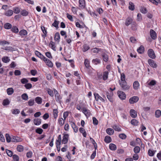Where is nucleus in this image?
I'll use <instances>...</instances> for the list:
<instances>
[{"label":"nucleus","mask_w":161,"mask_h":161,"mask_svg":"<svg viewBox=\"0 0 161 161\" xmlns=\"http://www.w3.org/2000/svg\"><path fill=\"white\" fill-rule=\"evenodd\" d=\"M21 97L25 101L27 100L28 96L26 93H24L21 95Z\"/></svg>","instance_id":"obj_41"},{"label":"nucleus","mask_w":161,"mask_h":161,"mask_svg":"<svg viewBox=\"0 0 161 161\" xmlns=\"http://www.w3.org/2000/svg\"><path fill=\"white\" fill-rule=\"evenodd\" d=\"M82 112L84 113V114L86 117L87 116H89L91 114L90 110L87 109L86 108H82Z\"/></svg>","instance_id":"obj_12"},{"label":"nucleus","mask_w":161,"mask_h":161,"mask_svg":"<svg viewBox=\"0 0 161 161\" xmlns=\"http://www.w3.org/2000/svg\"><path fill=\"white\" fill-rule=\"evenodd\" d=\"M7 91V94L9 95H12L14 92V90L12 88H8Z\"/></svg>","instance_id":"obj_35"},{"label":"nucleus","mask_w":161,"mask_h":161,"mask_svg":"<svg viewBox=\"0 0 161 161\" xmlns=\"http://www.w3.org/2000/svg\"><path fill=\"white\" fill-rule=\"evenodd\" d=\"M130 116L133 118H135L137 116L136 112L134 110L131 109L130 111Z\"/></svg>","instance_id":"obj_14"},{"label":"nucleus","mask_w":161,"mask_h":161,"mask_svg":"<svg viewBox=\"0 0 161 161\" xmlns=\"http://www.w3.org/2000/svg\"><path fill=\"white\" fill-rule=\"evenodd\" d=\"M92 63L94 64L95 65H97L98 64H99L101 62V61L100 59L96 58L95 59H94L92 60Z\"/></svg>","instance_id":"obj_30"},{"label":"nucleus","mask_w":161,"mask_h":161,"mask_svg":"<svg viewBox=\"0 0 161 161\" xmlns=\"http://www.w3.org/2000/svg\"><path fill=\"white\" fill-rule=\"evenodd\" d=\"M104 141L106 143H109L111 142L112 139L110 136H106L105 137Z\"/></svg>","instance_id":"obj_20"},{"label":"nucleus","mask_w":161,"mask_h":161,"mask_svg":"<svg viewBox=\"0 0 161 161\" xmlns=\"http://www.w3.org/2000/svg\"><path fill=\"white\" fill-rule=\"evenodd\" d=\"M109 149L112 151H115L117 149L116 145L113 143H111L109 145Z\"/></svg>","instance_id":"obj_24"},{"label":"nucleus","mask_w":161,"mask_h":161,"mask_svg":"<svg viewBox=\"0 0 161 161\" xmlns=\"http://www.w3.org/2000/svg\"><path fill=\"white\" fill-rule=\"evenodd\" d=\"M2 49L9 51H12L14 50V48L10 46L4 47L2 48Z\"/></svg>","instance_id":"obj_39"},{"label":"nucleus","mask_w":161,"mask_h":161,"mask_svg":"<svg viewBox=\"0 0 161 161\" xmlns=\"http://www.w3.org/2000/svg\"><path fill=\"white\" fill-rule=\"evenodd\" d=\"M133 22L132 19L131 17H129L126 19L125 24L126 26H128L130 24H132Z\"/></svg>","instance_id":"obj_9"},{"label":"nucleus","mask_w":161,"mask_h":161,"mask_svg":"<svg viewBox=\"0 0 161 161\" xmlns=\"http://www.w3.org/2000/svg\"><path fill=\"white\" fill-rule=\"evenodd\" d=\"M2 61L5 63H7L8 62L10 59L8 57H4L2 58Z\"/></svg>","instance_id":"obj_42"},{"label":"nucleus","mask_w":161,"mask_h":161,"mask_svg":"<svg viewBox=\"0 0 161 161\" xmlns=\"http://www.w3.org/2000/svg\"><path fill=\"white\" fill-rule=\"evenodd\" d=\"M119 85L122 90L124 91L128 90L130 88V86L127 84L126 81H120Z\"/></svg>","instance_id":"obj_1"},{"label":"nucleus","mask_w":161,"mask_h":161,"mask_svg":"<svg viewBox=\"0 0 161 161\" xmlns=\"http://www.w3.org/2000/svg\"><path fill=\"white\" fill-rule=\"evenodd\" d=\"M137 51L140 54H142L143 53L144 51V48L142 46H141L140 47L137 49Z\"/></svg>","instance_id":"obj_25"},{"label":"nucleus","mask_w":161,"mask_h":161,"mask_svg":"<svg viewBox=\"0 0 161 161\" xmlns=\"http://www.w3.org/2000/svg\"><path fill=\"white\" fill-rule=\"evenodd\" d=\"M69 122L71 123V125L72 127L74 130V131L75 132H77L78 131V128L77 126L75 125V124L74 122L72 121H69Z\"/></svg>","instance_id":"obj_17"},{"label":"nucleus","mask_w":161,"mask_h":161,"mask_svg":"<svg viewBox=\"0 0 161 161\" xmlns=\"http://www.w3.org/2000/svg\"><path fill=\"white\" fill-rule=\"evenodd\" d=\"M108 71H105L103 72V80H105L108 79Z\"/></svg>","instance_id":"obj_27"},{"label":"nucleus","mask_w":161,"mask_h":161,"mask_svg":"<svg viewBox=\"0 0 161 161\" xmlns=\"http://www.w3.org/2000/svg\"><path fill=\"white\" fill-rule=\"evenodd\" d=\"M24 147L21 145H19L17 146V150L19 152H22L24 150Z\"/></svg>","instance_id":"obj_38"},{"label":"nucleus","mask_w":161,"mask_h":161,"mask_svg":"<svg viewBox=\"0 0 161 161\" xmlns=\"http://www.w3.org/2000/svg\"><path fill=\"white\" fill-rule=\"evenodd\" d=\"M102 49L101 48H94L91 49L92 52L95 53H98L99 51H100Z\"/></svg>","instance_id":"obj_29"},{"label":"nucleus","mask_w":161,"mask_h":161,"mask_svg":"<svg viewBox=\"0 0 161 161\" xmlns=\"http://www.w3.org/2000/svg\"><path fill=\"white\" fill-rule=\"evenodd\" d=\"M19 33L21 36H25L27 35V32L26 30H22L19 31Z\"/></svg>","instance_id":"obj_36"},{"label":"nucleus","mask_w":161,"mask_h":161,"mask_svg":"<svg viewBox=\"0 0 161 161\" xmlns=\"http://www.w3.org/2000/svg\"><path fill=\"white\" fill-rule=\"evenodd\" d=\"M147 53L148 56L151 58L152 59H154L155 58L156 56L153 49H149L148 50Z\"/></svg>","instance_id":"obj_4"},{"label":"nucleus","mask_w":161,"mask_h":161,"mask_svg":"<svg viewBox=\"0 0 161 161\" xmlns=\"http://www.w3.org/2000/svg\"><path fill=\"white\" fill-rule=\"evenodd\" d=\"M79 7L82 8H84L85 7V0H79Z\"/></svg>","instance_id":"obj_13"},{"label":"nucleus","mask_w":161,"mask_h":161,"mask_svg":"<svg viewBox=\"0 0 161 161\" xmlns=\"http://www.w3.org/2000/svg\"><path fill=\"white\" fill-rule=\"evenodd\" d=\"M22 141V139L17 136H12L11 142H18Z\"/></svg>","instance_id":"obj_8"},{"label":"nucleus","mask_w":161,"mask_h":161,"mask_svg":"<svg viewBox=\"0 0 161 161\" xmlns=\"http://www.w3.org/2000/svg\"><path fill=\"white\" fill-rule=\"evenodd\" d=\"M20 111L18 109H14L12 110V113L13 114H19Z\"/></svg>","instance_id":"obj_56"},{"label":"nucleus","mask_w":161,"mask_h":161,"mask_svg":"<svg viewBox=\"0 0 161 161\" xmlns=\"http://www.w3.org/2000/svg\"><path fill=\"white\" fill-rule=\"evenodd\" d=\"M24 86L25 88L27 89L31 88L32 87V84L29 83L25 84Z\"/></svg>","instance_id":"obj_64"},{"label":"nucleus","mask_w":161,"mask_h":161,"mask_svg":"<svg viewBox=\"0 0 161 161\" xmlns=\"http://www.w3.org/2000/svg\"><path fill=\"white\" fill-rule=\"evenodd\" d=\"M9 44V43L8 42L5 40L0 41V45L3 46L7 44Z\"/></svg>","instance_id":"obj_57"},{"label":"nucleus","mask_w":161,"mask_h":161,"mask_svg":"<svg viewBox=\"0 0 161 161\" xmlns=\"http://www.w3.org/2000/svg\"><path fill=\"white\" fill-rule=\"evenodd\" d=\"M148 63L150 66L153 68H156L158 67V65L155 61L152 59H149L148 60Z\"/></svg>","instance_id":"obj_2"},{"label":"nucleus","mask_w":161,"mask_h":161,"mask_svg":"<svg viewBox=\"0 0 161 161\" xmlns=\"http://www.w3.org/2000/svg\"><path fill=\"white\" fill-rule=\"evenodd\" d=\"M138 123V121L135 119H132L130 121L131 124L134 125H137Z\"/></svg>","instance_id":"obj_43"},{"label":"nucleus","mask_w":161,"mask_h":161,"mask_svg":"<svg viewBox=\"0 0 161 161\" xmlns=\"http://www.w3.org/2000/svg\"><path fill=\"white\" fill-rule=\"evenodd\" d=\"M84 64L85 66L87 68H88L90 67L89 61L87 59H85V60Z\"/></svg>","instance_id":"obj_54"},{"label":"nucleus","mask_w":161,"mask_h":161,"mask_svg":"<svg viewBox=\"0 0 161 161\" xmlns=\"http://www.w3.org/2000/svg\"><path fill=\"white\" fill-rule=\"evenodd\" d=\"M13 10L14 13L16 14L19 13L20 12V9L18 7L14 8Z\"/></svg>","instance_id":"obj_34"},{"label":"nucleus","mask_w":161,"mask_h":161,"mask_svg":"<svg viewBox=\"0 0 161 161\" xmlns=\"http://www.w3.org/2000/svg\"><path fill=\"white\" fill-rule=\"evenodd\" d=\"M6 140L7 142H10L11 141V137L9 134H6Z\"/></svg>","instance_id":"obj_45"},{"label":"nucleus","mask_w":161,"mask_h":161,"mask_svg":"<svg viewBox=\"0 0 161 161\" xmlns=\"http://www.w3.org/2000/svg\"><path fill=\"white\" fill-rule=\"evenodd\" d=\"M10 103V102L8 99H5L3 101V104L4 106H7Z\"/></svg>","instance_id":"obj_44"},{"label":"nucleus","mask_w":161,"mask_h":161,"mask_svg":"<svg viewBox=\"0 0 161 161\" xmlns=\"http://www.w3.org/2000/svg\"><path fill=\"white\" fill-rule=\"evenodd\" d=\"M156 151H153L151 149H149L148 151V154L150 156H153L155 153Z\"/></svg>","instance_id":"obj_47"},{"label":"nucleus","mask_w":161,"mask_h":161,"mask_svg":"<svg viewBox=\"0 0 161 161\" xmlns=\"http://www.w3.org/2000/svg\"><path fill=\"white\" fill-rule=\"evenodd\" d=\"M54 39L55 41H58V42H59L60 39V36L58 32H57L55 33Z\"/></svg>","instance_id":"obj_26"},{"label":"nucleus","mask_w":161,"mask_h":161,"mask_svg":"<svg viewBox=\"0 0 161 161\" xmlns=\"http://www.w3.org/2000/svg\"><path fill=\"white\" fill-rule=\"evenodd\" d=\"M53 116L55 119H56L58 116V111L57 109H54L53 110Z\"/></svg>","instance_id":"obj_50"},{"label":"nucleus","mask_w":161,"mask_h":161,"mask_svg":"<svg viewBox=\"0 0 161 161\" xmlns=\"http://www.w3.org/2000/svg\"><path fill=\"white\" fill-rule=\"evenodd\" d=\"M49 46L54 51H56L55 43L54 42H53L52 41H50L49 44Z\"/></svg>","instance_id":"obj_22"},{"label":"nucleus","mask_w":161,"mask_h":161,"mask_svg":"<svg viewBox=\"0 0 161 161\" xmlns=\"http://www.w3.org/2000/svg\"><path fill=\"white\" fill-rule=\"evenodd\" d=\"M150 35L152 38L153 40L157 38V35L156 32L153 29H151L150 32Z\"/></svg>","instance_id":"obj_10"},{"label":"nucleus","mask_w":161,"mask_h":161,"mask_svg":"<svg viewBox=\"0 0 161 161\" xmlns=\"http://www.w3.org/2000/svg\"><path fill=\"white\" fill-rule=\"evenodd\" d=\"M106 132L108 135H112L113 134L114 131L112 129L108 128L106 130Z\"/></svg>","instance_id":"obj_18"},{"label":"nucleus","mask_w":161,"mask_h":161,"mask_svg":"<svg viewBox=\"0 0 161 161\" xmlns=\"http://www.w3.org/2000/svg\"><path fill=\"white\" fill-rule=\"evenodd\" d=\"M47 92L48 94L51 96L53 97V92L51 89H48L47 90Z\"/></svg>","instance_id":"obj_55"},{"label":"nucleus","mask_w":161,"mask_h":161,"mask_svg":"<svg viewBox=\"0 0 161 161\" xmlns=\"http://www.w3.org/2000/svg\"><path fill=\"white\" fill-rule=\"evenodd\" d=\"M90 48L89 46L87 44H85L83 46V51L84 52L87 51Z\"/></svg>","instance_id":"obj_51"},{"label":"nucleus","mask_w":161,"mask_h":161,"mask_svg":"<svg viewBox=\"0 0 161 161\" xmlns=\"http://www.w3.org/2000/svg\"><path fill=\"white\" fill-rule=\"evenodd\" d=\"M133 88L135 90H137L139 87V82L137 81L134 82L133 84Z\"/></svg>","instance_id":"obj_21"},{"label":"nucleus","mask_w":161,"mask_h":161,"mask_svg":"<svg viewBox=\"0 0 161 161\" xmlns=\"http://www.w3.org/2000/svg\"><path fill=\"white\" fill-rule=\"evenodd\" d=\"M13 14V11L11 9H9L5 13V15L8 16H12Z\"/></svg>","instance_id":"obj_23"},{"label":"nucleus","mask_w":161,"mask_h":161,"mask_svg":"<svg viewBox=\"0 0 161 161\" xmlns=\"http://www.w3.org/2000/svg\"><path fill=\"white\" fill-rule=\"evenodd\" d=\"M4 27L5 29H9L12 28V25L10 23H7L4 24Z\"/></svg>","instance_id":"obj_37"},{"label":"nucleus","mask_w":161,"mask_h":161,"mask_svg":"<svg viewBox=\"0 0 161 161\" xmlns=\"http://www.w3.org/2000/svg\"><path fill=\"white\" fill-rule=\"evenodd\" d=\"M35 101L37 104H41L42 102V99L41 97H38L35 98Z\"/></svg>","instance_id":"obj_32"},{"label":"nucleus","mask_w":161,"mask_h":161,"mask_svg":"<svg viewBox=\"0 0 161 161\" xmlns=\"http://www.w3.org/2000/svg\"><path fill=\"white\" fill-rule=\"evenodd\" d=\"M28 105L30 106H33L35 103V102L34 99H31L28 102Z\"/></svg>","instance_id":"obj_49"},{"label":"nucleus","mask_w":161,"mask_h":161,"mask_svg":"<svg viewBox=\"0 0 161 161\" xmlns=\"http://www.w3.org/2000/svg\"><path fill=\"white\" fill-rule=\"evenodd\" d=\"M47 65L50 67H52L53 66V63L49 59L45 58V59L43 60Z\"/></svg>","instance_id":"obj_11"},{"label":"nucleus","mask_w":161,"mask_h":161,"mask_svg":"<svg viewBox=\"0 0 161 161\" xmlns=\"http://www.w3.org/2000/svg\"><path fill=\"white\" fill-rule=\"evenodd\" d=\"M34 123L36 125H39L41 123V120L40 119H35L34 120Z\"/></svg>","instance_id":"obj_19"},{"label":"nucleus","mask_w":161,"mask_h":161,"mask_svg":"<svg viewBox=\"0 0 161 161\" xmlns=\"http://www.w3.org/2000/svg\"><path fill=\"white\" fill-rule=\"evenodd\" d=\"M6 151L8 156L11 157L13 156V152L11 151L8 149H6Z\"/></svg>","instance_id":"obj_59"},{"label":"nucleus","mask_w":161,"mask_h":161,"mask_svg":"<svg viewBox=\"0 0 161 161\" xmlns=\"http://www.w3.org/2000/svg\"><path fill=\"white\" fill-rule=\"evenodd\" d=\"M117 94L118 97L121 99L124 100L125 99L126 95L123 92L118 91L117 92Z\"/></svg>","instance_id":"obj_3"},{"label":"nucleus","mask_w":161,"mask_h":161,"mask_svg":"<svg viewBox=\"0 0 161 161\" xmlns=\"http://www.w3.org/2000/svg\"><path fill=\"white\" fill-rule=\"evenodd\" d=\"M112 127L116 131H121V129L116 125H113Z\"/></svg>","instance_id":"obj_40"},{"label":"nucleus","mask_w":161,"mask_h":161,"mask_svg":"<svg viewBox=\"0 0 161 161\" xmlns=\"http://www.w3.org/2000/svg\"><path fill=\"white\" fill-rule=\"evenodd\" d=\"M54 91L55 93V99L57 101H59L60 99V96L57 91L54 89Z\"/></svg>","instance_id":"obj_16"},{"label":"nucleus","mask_w":161,"mask_h":161,"mask_svg":"<svg viewBox=\"0 0 161 161\" xmlns=\"http://www.w3.org/2000/svg\"><path fill=\"white\" fill-rule=\"evenodd\" d=\"M79 131L81 133H82V134L83 136L84 137H86V132L84 128L80 127L79 129Z\"/></svg>","instance_id":"obj_31"},{"label":"nucleus","mask_w":161,"mask_h":161,"mask_svg":"<svg viewBox=\"0 0 161 161\" xmlns=\"http://www.w3.org/2000/svg\"><path fill=\"white\" fill-rule=\"evenodd\" d=\"M43 131V130L40 128H38L36 130V132L39 134H41Z\"/></svg>","instance_id":"obj_61"},{"label":"nucleus","mask_w":161,"mask_h":161,"mask_svg":"<svg viewBox=\"0 0 161 161\" xmlns=\"http://www.w3.org/2000/svg\"><path fill=\"white\" fill-rule=\"evenodd\" d=\"M11 31L15 33H18L19 31L18 29L16 26H13L11 29Z\"/></svg>","instance_id":"obj_62"},{"label":"nucleus","mask_w":161,"mask_h":161,"mask_svg":"<svg viewBox=\"0 0 161 161\" xmlns=\"http://www.w3.org/2000/svg\"><path fill=\"white\" fill-rule=\"evenodd\" d=\"M140 149L139 147H136L134 149V151L136 153H139L140 151Z\"/></svg>","instance_id":"obj_60"},{"label":"nucleus","mask_w":161,"mask_h":161,"mask_svg":"<svg viewBox=\"0 0 161 161\" xmlns=\"http://www.w3.org/2000/svg\"><path fill=\"white\" fill-rule=\"evenodd\" d=\"M129 8L131 11H133L134 9L135 5L132 2H130L129 3Z\"/></svg>","instance_id":"obj_28"},{"label":"nucleus","mask_w":161,"mask_h":161,"mask_svg":"<svg viewBox=\"0 0 161 161\" xmlns=\"http://www.w3.org/2000/svg\"><path fill=\"white\" fill-rule=\"evenodd\" d=\"M155 115L157 118H159L161 115V111L159 110H156L155 112Z\"/></svg>","instance_id":"obj_33"},{"label":"nucleus","mask_w":161,"mask_h":161,"mask_svg":"<svg viewBox=\"0 0 161 161\" xmlns=\"http://www.w3.org/2000/svg\"><path fill=\"white\" fill-rule=\"evenodd\" d=\"M58 123L60 125H63L64 123V120L62 118H60L58 119Z\"/></svg>","instance_id":"obj_58"},{"label":"nucleus","mask_w":161,"mask_h":161,"mask_svg":"<svg viewBox=\"0 0 161 161\" xmlns=\"http://www.w3.org/2000/svg\"><path fill=\"white\" fill-rule=\"evenodd\" d=\"M104 61L107 62L108 60V55L106 54H103L102 55Z\"/></svg>","instance_id":"obj_46"},{"label":"nucleus","mask_w":161,"mask_h":161,"mask_svg":"<svg viewBox=\"0 0 161 161\" xmlns=\"http://www.w3.org/2000/svg\"><path fill=\"white\" fill-rule=\"evenodd\" d=\"M94 94L95 99L97 101L100 100L102 102H105V99L101 97L98 93H95Z\"/></svg>","instance_id":"obj_7"},{"label":"nucleus","mask_w":161,"mask_h":161,"mask_svg":"<svg viewBox=\"0 0 161 161\" xmlns=\"http://www.w3.org/2000/svg\"><path fill=\"white\" fill-rule=\"evenodd\" d=\"M12 157L14 161H19V157L16 154L13 155Z\"/></svg>","instance_id":"obj_53"},{"label":"nucleus","mask_w":161,"mask_h":161,"mask_svg":"<svg viewBox=\"0 0 161 161\" xmlns=\"http://www.w3.org/2000/svg\"><path fill=\"white\" fill-rule=\"evenodd\" d=\"M21 14L23 16H27L28 14V12L25 10H22L21 12Z\"/></svg>","instance_id":"obj_48"},{"label":"nucleus","mask_w":161,"mask_h":161,"mask_svg":"<svg viewBox=\"0 0 161 161\" xmlns=\"http://www.w3.org/2000/svg\"><path fill=\"white\" fill-rule=\"evenodd\" d=\"M35 54L36 56L44 60L45 59L46 57L37 51H35Z\"/></svg>","instance_id":"obj_15"},{"label":"nucleus","mask_w":161,"mask_h":161,"mask_svg":"<svg viewBox=\"0 0 161 161\" xmlns=\"http://www.w3.org/2000/svg\"><path fill=\"white\" fill-rule=\"evenodd\" d=\"M119 137L122 139H125L126 137V136L124 133L120 134L119 135Z\"/></svg>","instance_id":"obj_63"},{"label":"nucleus","mask_w":161,"mask_h":161,"mask_svg":"<svg viewBox=\"0 0 161 161\" xmlns=\"http://www.w3.org/2000/svg\"><path fill=\"white\" fill-rule=\"evenodd\" d=\"M107 97L108 100L111 102H113L114 100L111 95H109V93L108 92L107 93Z\"/></svg>","instance_id":"obj_52"},{"label":"nucleus","mask_w":161,"mask_h":161,"mask_svg":"<svg viewBox=\"0 0 161 161\" xmlns=\"http://www.w3.org/2000/svg\"><path fill=\"white\" fill-rule=\"evenodd\" d=\"M139 100V97L137 96H134L130 97L129 99V102L130 104H133L137 102Z\"/></svg>","instance_id":"obj_5"},{"label":"nucleus","mask_w":161,"mask_h":161,"mask_svg":"<svg viewBox=\"0 0 161 161\" xmlns=\"http://www.w3.org/2000/svg\"><path fill=\"white\" fill-rule=\"evenodd\" d=\"M69 138V135L68 134H64L63 137V139L62 141V143L64 144L67 143Z\"/></svg>","instance_id":"obj_6"}]
</instances>
